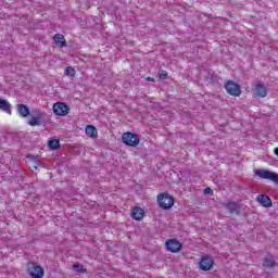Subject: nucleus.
Instances as JSON below:
<instances>
[{
    "label": "nucleus",
    "instance_id": "1",
    "mask_svg": "<svg viewBox=\"0 0 278 278\" xmlns=\"http://www.w3.org/2000/svg\"><path fill=\"white\" fill-rule=\"evenodd\" d=\"M157 203L162 210H170L175 205V199L168 193H161L157 195Z\"/></svg>",
    "mask_w": 278,
    "mask_h": 278
},
{
    "label": "nucleus",
    "instance_id": "2",
    "mask_svg": "<svg viewBox=\"0 0 278 278\" xmlns=\"http://www.w3.org/2000/svg\"><path fill=\"white\" fill-rule=\"evenodd\" d=\"M254 174L256 175V177H260V179H268L269 181H274V184H278V175L275 172L261 168L255 169Z\"/></svg>",
    "mask_w": 278,
    "mask_h": 278
},
{
    "label": "nucleus",
    "instance_id": "3",
    "mask_svg": "<svg viewBox=\"0 0 278 278\" xmlns=\"http://www.w3.org/2000/svg\"><path fill=\"white\" fill-rule=\"evenodd\" d=\"M122 141L124 144H127V147H138V144H140V137L132 132H124Z\"/></svg>",
    "mask_w": 278,
    "mask_h": 278
},
{
    "label": "nucleus",
    "instance_id": "4",
    "mask_svg": "<svg viewBox=\"0 0 278 278\" xmlns=\"http://www.w3.org/2000/svg\"><path fill=\"white\" fill-rule=\"evenodd\" d=\"M46 116H47V113L41 111H35L33 116L28 121V125H30V127H40Z\"/></svg>",
    "mask_w": 278,
    "mask_h": 278
},
{
    "label": "nucleus",
    "instance_id": "5",
    "mask_svg": "<svg viewBox=\"0 0 278 278\" xmlns=\"http://www.w3.org/2000/svg\"><path fill=\"white\" fill-rule=\"evenodd\" d=\"M28 274L31 278H42L45 277V269L36 263H28L27 265Z\"/></svg>",
    "mask_w": 278,
    "mask_h": 278
},
{
    "label": "nucleus",
    "instance_id": "6",
    "mask_svg": "<svg viewBox=\"0 0 278 278\" xmlns=\"http://www.w3.org/2000/svg\"><path fill=\"white\" fill-rule=\"evenodd\" d=\"M225 89L228 92V94H231V97H240V94H242V90L240 89V85L233 83V80H228L225 84Z\"/></svg>",
    "mask_w": 278,
    "mask_h": 278
},
{
    "label": "nucleus",
    "instance_id": "7",
    "mask_svg": "<svg viewBox=\"0 0 278 278\" xmlns=\"http://www.w3.org/2000/svg\"><path fill=\"white\" fill-rule=\"evenodd\" d=\"M52 110L56 116H66L68 114V105L64 102L54 103Z\"/></svg>",
    "mask_w": 278,
    "mask_h": 278
},
{
    "label": "nucleus",
    "instance_id": "8",
    "mask_svg": "<svg viewBox=\"0 0 278 278\" xmlns=\"http://www.w3.org/2000/svg\"><path fill=\"white\" fill-rule=\"evenodd\" d=\"M165 247L167 251H170V253H179L181 251V242H179L177 239H168L165 242Z\"/></svg>",
    "mask_w": 278,
    "mask_h": 278
},
{
    "label": "nucleus",
    "instance_id": "9",
    "mask_svg": "<svg viewBox=\"0 0 278 278\" xmlns=\"http://www.w3.org/2000/svg\"><path fill=\"white\" fill-rule=\"evenodd\" d=\"M254 94L256 97H260L261 99H264V97H267L268 94V89L266 88V86H264V84L258 83L255 85Z\"/></svg>",
    "mask_w": 278,
    "mask_h": 278
},
{
    "label": "nucleus",
    "instance_id": "10",
    "mask_svg": "<svg viewBox=\"0 0 278 278\" xmlns=\"http://www.w3.org/2000/svg\"><path fill=\"white\" fill-rule=\"evenodd\" d=\"M213 266H214V260H212L210 256L202 257L200 262L201 270H211Z\"/></svg>",
    "mask_w": 278,
    "mask_h": 278
},
{
    "label": "nucleus",
    "instance_id": "11",
    "mask_svg": "<svg viewBox=\"0 0 278 278\" xmlns=\"http://www.w3.org/2000/svg\"><path fill=\"white\" fill-rule=\"evenodd\" d=\"M131 217L135 220H142L144 218V210H142L140 206H136L132 208Z\"/></svg>",
    "mask_w": 278,
    "mask_h": 278
},
{
    "label": "nucleus",
    "instance_id": "12",
    "mask_svg": "<svg viewBox=\"0 0 278 278\" xmlns=\"http://www.w3.org/2000/svg\"><path fill=\"white\" fill-rule=\"evenodd\" d=\"M257 201L261 203V205H263V207H270L273 205V200H270V198L265 194H260L257 197Z\"/></svg>",
    "mask_w": 278,
    "mask_h": 278
},
{
    "label": "nucleus",
    "instance_id": "13",
    "mask_svg": "<svg viewBox=\"0 0 278 278\" xmlns=\"http://www.w3.org/2000/svg\"><path fill=\"white\" fill-rule=\"evenodd\" d=\"M17 113L22 118H27L29 116V108L25 104H17Z\"/></svg>",
    "mask_w": 278,
    "mask_h": 278
},
{
    "label": "nucleus",
    "instance_id": "14",
    "mask_svg": "<svg viewBox=\"0 0 278 278\" xmlns=\"http://www.w3.org/2000/svg\"><path fill=\"white\" fill-rule=\"evenodd\" d=\"M226 210H228L230 214H240V206L236 202H228L226 204Z\"/></svg>",
    "mask_w": 278,
    "mask_h": 278
},
{
    "label": "nucleus",
    "instance_id": "15",
    "mask_svg": "<svg viewBox=\"0 0 278 278\" xmlns=\"http://www.w3.org/2000/svg\"><path fill=\"white\" fill-rule=\"evenodd\" d=\"M0 110L7 114H12V105L8 100L0 99Z\"/></svg>",
    "mask_w": 278,
    "mask_h": 278
},
{
    "label": "nucleus",
    "instance_id": "16",
    "mask_svg": "<svg viewBox=\"0 0 278 278\" xmlns=\"http://www.w3.org/2000/svg\"><path fill=\"white\" fill-rule=\"evenodd\" d=\"M53 40L59 47H66V39H64V35L56 34L54 35Z\"/></svg>",
    "mask_w": 278,
    "mask_h": 278
},
{
    "label": "nucleus",
    "instance_id": "17",
    "mask_svg": "<svg viewBox=\"0 0 278 278\" xmlns=\"http://www.w3.org/2000/svg\"><path fill=\"white\" fill-rule=\"evenodd\" d=\"M85 131L86 136H89V138H94V136H97V128L92 125H88Z\"/></svg>",
    "mask_w": 278,
    "mask_h": 278
},
{
    "label": "nucleus",
    "instance_id": "18",
    "mask_svg": "<svg viewBox=\"0 0 278 278\" xmlns=\"http://www.w3.org/2000/svg\"><path fill=\"white\" fill-rule=\"evenodd\" d=\"M263 266H266L267 268H273V266H275V260L273 257H265Z\"/></svg>",
    "mask_w": 278,
    "mask_h": 278
},
{
    "label": "nucleus",
    "instance_id": "19",
    "mask_svg": "<svg viewBox=\"0 0 278 278\" xmlns=\"http://www.w3.org/2000/svg\"><path fill=\"white\" fill-rule=\"evenodd\" d=\"M48 144L50 149H53L54 151L55 149H60V140L58 139H51Z\"/></svg>",
    "mask_w": 278,
    "mask_h": 278
},
{
    "label": "nucleus",
    "instance_id": "20",
    "mask_svg": "<svg viewBox=\"0 0 278 278\" xmlns=\"http://www.w3.org/2000/svg\"><path fill=\"white\" fill-rule=\"evenodd\" d=\"M65 75H67L68 77H75V68L66 67L65 68Z\"/></svg>",
    "mask_w": 278,
    "mask_h": 278
},
{
    "label": "nucleus",
    "instance_id": "21",
    "mask_svg": "<svg viewBox=\"0 0 278 278\" xmlns=\"http://www.w3.org/2000/svg\"><path fill=\"white\" fill-rule=\"evenodd\" d=\"M160 79H168V72L161 71L159 74Z\"/></svg>",
    "mask_w": 278,
    "mask_h": 278
},
{
    "label": "nucleus",
    "instance_id": "22",
    "mask_svg": "<svg viewBox=\"0 0 278 278\" xmlns=\"http://www.w3.org/2000/svg\"><path fill=\"white\" fill-rule=\"evenodd\" d=\"M212 188L207 187L204 189V194H212Z\"/></svg>",
    "mask_w": 278,
    "mask_h": 278
},
{
    "label": "nucleus",
    "instance_id": "23",
    "mask_svg": "<svg viewBox=\"0 0 278 278\" xmlns=\"http://www.w3.org/2000/svg\"><path fill=\"white\" fill-rule=\"evenodd\" d=\"M146 79H147V81L155 83V79H154V78H152V77H147Z\"/></svg>",
    "mask_w": 278,
    "mask_h": 278
},
{
    "label": "nucleus",
    "instance_id": "24",
    "mask_svg": "<svg viewBox=\"0 0 278 278\" xmlns=\"http://www.w3.org/2000/svg\"><path fill=\"white\" fill-rule=\"evenodd\" d=\"M75 270H79V264H74Z\"/></svg>",
    "mask_w": 278,
    "mask_h": 278
},
{
    "label": "nucleus",
    "instance_id": "25",
    "mask_svg": "<svg viewBox=\"0 0 278 278\" xmlns=\"http://www.w3.org/2000/svg\"><path fill=\"white\" fill-rule=\"evenodd\" d=\"M274 153H275V155L278 156V148H276V149L274 150Z\"/></svg>",
    "mask_w": 278,
    "mask_h": 278
},
{
    "label": "nucleus",
    "instance_id": "26",
    "mask_svg": "<svg viewBox=\"0 0 278 278\" xmlns=\"http://www.w3.org/2000/svg\"><path fill=\"white\" fill-rule=\"evenodd\" d=\"M34 160H38V157H37V156H34Z\"/></svg>",
    "mask_w": 278,
    "mask_h": 278
}]
</instances>
